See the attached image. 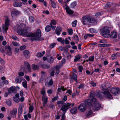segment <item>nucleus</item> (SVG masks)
<instances>
[{"label":"nucleus","mask_w":120,"mask_h":120,"mask_svg":"<svg viewBox=\"0 0 120 120\" xmlns=\"http://www.w3.org/2000/svg\"><path fill=\"white\" fill-rule=\"evenodd\" d=\"M17 29V33L19 35L27 37H30L31 39L33 41L41 40V31L39 29L37 30L36 32L28 33L27 32L25 25L23 23L20 24L18 27Z\"/></svg>","instance_id":"nucleus-1"},{"label":"nucleus","mask_w":120,"mask_h":120,"mask_svg":"<svg viewBox=\"0 0 120 120\" xmlns=\"http://www.w3.org/2000/svg\"><path fill=\"white\" fill-rule=\"evenodd\" d=\"M108 27L105 26H103L100 30L102 36L106 38H108L110 36V30Z\"/></svg>","instance_id":"nucleus-2"},{"label":"nucleus","mask_w":120,"mask_h":120,"mask_svg":"<svg viewBox=\"0 0 120 120\" xmlns=\"http://www.w3.org/2000/svg\"><path fill=\"white\" fill-rule=\"evenodd\" d=\"M93 100L94 101H93L92 104L91 106L92 109L95 111L99 110L101 107V104L96 99H94Z\"/></svg>","instance_id":"nucleus-3"},{"label":"nucleus","mask_w":120,"mask_h":120,"mask_svg":"<svg viewBox=\"0 0 120 120\" xmlns=\"http://www.w3.org/2000/svg\"><path fill=\"white\" fill-rule=\"evenodd\" d=\"M74 103L71 104L67 103L66 105H62L61 110L64 113H65L68 109L74 106Z\"/></svg>","instance_id":"nucleus-4"},{"label":"nucleus","mask_w":120,"mask_h":120,"mask_svg":"<svg viewBox=\"0 0 120 120\" xmlns=\"http://www.w3.org/2000/svg\"><path fill=\"white\" fill-rule=\"evenodd\" d=\"M90 17L88 16H83L81 19L82 22L84 25H88L89 24Z\"/></svg>","instance_id":"nucleus-5"},{"label":"nucleus","mask_w":120,"mask_h":120,"mask_svg":"<svg viewBox=\"0 0 120 120\" xmlns=\"http://www.w3.org/2000/svg\"><path fill=\"white\" fill-rule=\"evenodd\" d=\"M9 20L8 19H6L5 20V24H4L3 27V29L4 30L5 32H7V30L8 29L9 25Z\"/></svg>","instance_id":"nucleus-6"},{"label":"nucleus","mask_w":120,"mask_h":120,"mask_svg":"<svg viewBox=\"0 0 120 120\" xmlns=\"http://www.w3.org/2000/svg\"><path fill=\"white\" fill-rule=\"evenodd\" d=\"M120 91V89L118 87H113L110 90V92L115 95L118 94Z\"/></svg>","instance_id":"nucleus-7"},{"label":"nucleus","mask_w":120,"mask_h":120,"mask_svg":"<svg viewBox=\"0 0 120 120\" xmlns=\"http://www.w3.org/2000/svg\"><path fill=\"white\" fill-rule=\"evenodd\" d=\"M102 93L105 95L107 98L110 99H113L112 95L108 90H105Z\"/></svg>","instance_id":"nucleus-8"},{"label":"nucleus","mask_w":120,"mask_h":120,"mask_svg":"<svg viewBox=\"0 0 120 120\" xmlns=\"http://www.w3.org/2000/svg\"><path fill=\"white\" fill-rule=\"evenodd\" d=\"M78 109L81 112H83L86 109V105L85 104H82L78 106Z\"/></svg>","instance_id":"nucleus-9"},{"label":"nucleus","mask_w":120,"mask_h":120,"mask_svg":"<svg viewBox=\"0 0 120 120\" xmlns=\"http://www.w3.org/2000/svg\"><path fill=\"white\" fill-rule=\"evenodd\" d=\"M40 67L43 69H48L50 68L49 65L40 63L39 65Z\"/></svg>","instance_id":"nucleus-10"},{"label":"nucleus","mask_w":120,"mask_h":120,"mask_svg":"<svg viewBox=\"0 0 120 120\" xmlns=\"http://www.w3.org/2000/svg\"><path fill=\"white\" fill-rule=\"evenodd\" d=\"M62 30V28L59 26H57L56 28L55 32L57 35H59L60 34V32Z\"/></svg>","instance_id":"nucleus-11"},{"label":"nucleus","mask_w":120,"mask_h":120,"mask_svg":"<svg viewBox=\"0 0 120 120\" xmlns=\"http://www.w3.org/2000/svg\"><path fill=\"white\" fill-rule=\"evenodd\" d=\"M93 99L92 100H91L90 99H88L86 100L85 101V105H88L89 106H92V102L93 101H94L93 100Z\"/></svg>","instance_id":"nucleus-12"},{"label":"nucleus","mask_w":120,"mask_h":120,"mask_svg":"<svg viewBox=\"0 0 120 120\" xmlns=\"http://www.w3.org/2000/svg\"><path fill=\"white\" fill-rule=\"evenodd\" d=\"M17 109L16 108H14L13 110L10 112V114L12 116L15 117L17 113Z\"/></svg>","instance_id":"nucleus-13"},{"label":"nucleus","mask_w":120,"mask_h":120,"mask_svg":"<svg viewBox=\"0 0 120 120\" xmlns=\"http://www.w3.org/2000/svg\"><path fill=\"white\" fill-rule=\"evenodd\" d=\"M19 95L18 94H16L15 96L13 97V100L15 102L18 103L19 101Z\"/></svg>","instance_id":"nucleus-14"},{"label":"nucleus","mask_w":120,"mask_h":120,"mask_svg":"<svg viewBox=\"0 0 120 120\" xmlns=\"http://www.w3.org/2000/svg\"><path fill=\"white\" fill-rule=\"evenodd\" d=\"M23 53L24 56L26 58L28 59L30 56V54L29 52L26 50L24 51Z\"/></svg>","instance_id":"nucleus-15"},{"label":"nucleus","mask_w":120,"mask_h":120,"mask_svg":"<svg viewBox=\"0 0 120 120\" xmlns=\"http://www.w3.org/2000/svg\"><path fill=\"white\" fill-rule=\"evenodd\" d=\"M22 77L19 76H17L15 79V82L16 83H20L22 80Z\"/></svg>","instance_id":"nucleus-16"},{"label":"nucleus","mask_w":120,"mask_h":120,"mask_svg":"<svg viewBox=\"0 0 120 120\" xmlns=\"http://www.w3.org/2000/svg\"><path fill=\"white\" fill-rule=\"evenodd\" d=\"M82 58L81 55L78 54L75 56V59L74 60V62H76L78 61H79V59Z\"/></svg>","instance_id":"nucleus-17"},{"label":"nucleus","mask_w":120,"mask_h":120,"mask_svg":"<svg viewBox=\"0 0 120 120\" xmlns=\"http://www.w3.org/2000/svg\"><path fill=\"white\" fill-rule=\"evenodd\" d=\"M45 85L48 87H49L50 86L52 85L53 83V81L52 79L50 80L48 82L46 80L45 81Z\"/></svg>","instance_id":"nucleus-18"},{"label":"nucleus","mask_w":120,"mask_h":120,"mask_svg":"<svg viewBox=\"0 0 120 120\" xmlns=\"http://www.w3.org/2000/svg\"><path fill=\"white\" fill-rule=\"evenodd\" d=\"M20 13V12L19 11H13L12 12L11 14L12 17H13L15 15L16 16H18Z\"/></svg>","instance_id":"nucleus-19"},{"label":"nucleus","mask_w":120,"mask_h":120,"mask_svg":"<svg viewBox=\"0 0 120 120\" xmlns=\"http://www.w3.org/2000/svg\"><path fill=\"white\" fill-rule=\"evenodd\" d=\"M8 91L11 93H16V90L15 87V86L11 87L9 89Z\"/></svg>","instance_id":"nucleus-20"},{"label":"nucleus","mask_w":120,"mask_h":120,"mask_svg":"<svg viewBox=\"0 0 120 120\" xmlns=\"http://www.w3.org/2000/svg\"><path fill=\"white\" fill-rule=\"evenodd\" d=\"M42 101H44L43 103V105L45 106V105L46 104L47 102L48 99V98L45 95H42Z\"/></svg>","instance_id":"nucleus-21"},{"label":"nucleus","mask_w":120,"mask_h":120,"mask_svg":"<svg viewBox=\"0 0 120 120\" xmlns=\"http://www.w3.org/2000/svg\"><path fill=\"white\" fill-rule=\"evenodd\" d=\"M120 54L119 53L117 52L114 53L111 56V57L112 60H114L120 56Z\"/></svg>","instance_id":"nucleus-22"},{"label":"nucleus","mask_w":120,"mask_h":120,"mask_svg":"<svg viewBox=\"0 0 120 120\" xmlns=\"http://www.w3.org/2000/svg\"><path fill=\"white\" fill-rule=\"evenodd\" d=\"M65 9L67 13L70 14H71L73 13V11L70 9L69 8L66 6L65 8Z\"/></svg>","instance_id":"nucleus-23"},{"label":"nucleus","mask_w":120,"mask_h":120,"mask_svg":"<svg viewBox=\"0 0 120 120\" xmlns=\"http://www.w3.org/2000/svg\"><path fill=\"white\" fill-rule=\"evenodd\" d=\"M41 78L42 79H44L46 77L47 75V73L46 72L43 71H41Z\"/></svg>","instance_id":"nucleus-24"},{"label":"nucleus","mask_w":120,"mask_h":120,"mask_svg":"<svg viewBox=\"0 0 120 120\" xmlns=\"http://www.w3.org/2000/svg\"><path fill=\"white\" fill-rule=\"evenodd\" d=\"M13 5L15 7H19L22 5V4L21 2H15L13 4Z\"/></svg>","instance_id":"nucleus-25"},{"label":"nucleus","mask_w":120,"mask_h":120,"mask_svg":"<svg viewBox=\"0 0 120 120\" xmlns=\"http://www.w3.org/2000/svg\"><path fill=\"white\" fill-rule=\"evenodd\" d=\"M86 116H93V112L90 109L87 111L86 113Z\"/></svg>","instance_id":"nucleus-26"},{"label":"nucleus","mask_w":120,"mask_h":120,"mask_svg":"<svg viewBox=\"0 0 120 120\" xmlns=\"http://www.w3.org/2000/svg\"><path fill=\"white\" fill-rule=\"evenodd\" d=\"M54 61V59L52 57H48L47 58V61L50 64L52 63Z\"/></svg>","instance_id":"nucleus-27"},{"label":"nucleus","mask_w":120,"mask_h":120,"mask_svg":"<svg viewBox=\"0 0 120 120\" xmlns=\"http://www.w3.org/2000/svg\"><path fill=\"white\" fill-rule=\"evenodd\" d=\"M77 110L76 107H74L71 110L70 112L72 114H75L77 112Z\"/></svg>","instance_id":"nucleus-28"},{"label":"nucleus","mask_w":120,"mask_h":120,"mask_svg":"<svg viewBox=\"0 0 120 120\" xmlns=\"http://www.w3.org/2000/svg\"><path fill=\"white\" fill-rule=\"evenodd\" d=\"M94 91L91 92L90 94V99L91 100H92L93 99H96L94 97Z\"/></svg>","instance_id":"nucleus-29"},{"label":"nucleus","mask_w":120,"mask_h":120,"mask_svg":"<svg viewBox=\"0 0 120 120\" xmlns=\"http://www.w3.org/2000/svg\"><path fill=\"white\" fill-rule=\"evenodd\" d=\"M32 68L34 70H38L39 69L38 66L33 64L32 65Z\"/></svg>","instance_id":"nucleus-30"},{"label":"nucleus","mask_w":120,"mask_h":120,"mask_svg":"<svg viewBox=\"0 0 120 120\" xmlns=\"http://www.w3.org/2000/svg\"><path fill=\"white\" fill-rule=\"evenodd\" d=\"M45 53V51H43L42 53L41 52H38L36 56L38 57H40L43 56Z\"/></svg>","instance_id":"nucleus-31"},{"label":"nucleus","mask_w":120,"mask_h":120,"mask_svg":"<svg viewBox=\"0 0 120 120\" xmlns=\"http://www.w3.org/2000/svg\"><path fill=\"white\" fill-rule=\"evenodd\" d=\"M24 105L23 104H21L19 106V108L18 109L19 112L21 113L22 110L23 108Z\"/></svg>","instance_id":"nucleus-32"},{"label":"nucleus","mask_w":120,"mask_h":120,"mask_svg":"<svg viewBox=\"0 0 120 120\" xmlns=\"http://www.w3.org/2000/svg\"><path fill=\"white\" fill-rule=\"evenodd\" d=\"M51 29V27L49 25L47 26L45 28V31L48 32L50 31Z\"/></svg>","instance_id":"nucleus-33"},{"label":"nucleus","mask_w":120,"mask_h":120,"mask_svg":"<svg viewBox=\"0 0 120 120\" xmlns=\"http://www.w3.org/2000/svg\"><path fill=\"white\" fill-rule=\"evenodd\" d=\"M63 54H66L67 55V58L68 60L70 59L71 57V55L69 54V53L67 52H64L63 53Z\"/></svg>","instance_id":"nucleus-34"},{"label":"nucleus","mask_w":120,"mask_h":120,"mask_svg":"<svg viewBox=\"0 0 120 120\" xmlns=\"http://www.w3.org/2000/svg\"><path fill=\"white\" fill-rule=\"evenodd\" d=\"M117 34L115 32H112L111 33V37L113 38H116L117 36Z\"/></svg>","instance_id":"nucleus-35"},{"label":"nucleus","mask_w":120,"mask_h":120,"mask_svg":"<svg viewBox=\"0 0 120 120\" xmlns=\"http://www.w3.org/2000/svg\"><path fill=\"white\" fill-rule=\"evenodd\" d=\"M112 5V4L111 2H109L106 4L107 6L104 8L105 9L109 8Z\"/></svg>","instance_id":"nucleus-36"},{"label":"nucleus","mask_w":120,"mask_h":120,"mask_svg":"<svg viewBox=\"0 0 120 120\" xmlns=\"http://www.w3.org/2000/svg\"><path fill=\"white\" fill-rule=\"evenodd\" d=\"M50 70L51 71L50 73V75L51 76H53L54 75L55 71L54 68H52L50 69Z\"/></svg>","instance_id":"nucleus-37"},{"label":"nucleus","mask_w":120,"mask_h":120,"mask_svg":"<svg viewBox=\"0 0 120 120\" xmlns=\"http://www.w3.org/2000/svg\"><path fill=\"white\" fill-rule=\"evenodd\" d=\"M41 90H42L40 91L41 94L42 95H45V87H43Z\"/></svg>","instance_id":"nucleus-38"},{"label":"nucleus","mask_w":120,"mask_h":120,"mask_svg":"<svg viewBox=\"0 0 120 120\" xmlns=\"http://www.w3.org/2000/svg\"><path fill=\"white\" fill-rule=\"evenodd\" d=\"M51 2L52 7L54 8H55L56 7V5L54 2L52 0H50Z\"/></svg>","instance_id":"nucleus-39"},{"label":"nucleus","mask_w":120,"mask_h":120,"mask_svg":"<svg viewBox=\"0 0 120 120\" xmlns=\"http://www.w3.org/2000/svg\"><path fill=\"white\" fill-rule=\"evenodd\" d=\"M22 86L26 88H27V82L26 81H25L24 82H22Z\"/></svg>","instance_id":"nucleus-40"},{"label":"nucleus","mask_w":120,"mask_h":120,"mask_svg":"<svg viewBox=\"0 0 120 120\" xmlns=\"http://www.w3.org/2000/svg\"><path fill=\"white\" fill-rule=\"evenodd\" d=\"M76 3L75 2H74L71 4L70 7L71 8H73L76 6Z\"/></svg>","instance_id":"nucleus-41"},{"label":"nucleus","mask_w":120,"mask_h":120,"mask_svg":"<svg viewBox=\"0 0 120 120\" xmlns=\"http://www.w3.org/2000/svg\"><path fill=\"white\" fill-rule=\"evenodd\" d=\"M95 19L93 18H91L90 17V19H89V24L90 23H93L95 22Z\"/></svg>","instance_id":"nucleus-42"},{"label":"nucleus","mask_w":120,"mask_h":120,"mask_svg":"<svg viewBox=\"0 0 120 120\" xmlns=\"http://www.w3.org/2000/svg\"><path fill=\"white\" fill-rule=\"evenodd\" d=\"M72 78L76 81L77 80V77L76 75L75 74H73L72 76Z\"/></svg>","instance_id":"nucleus-43"},{"label":"nucleus","mask_w":120,"mask_h":120,"mask_svg":"<svg viewBox=\"0 0 120 120\" xmlns=\"http://www.w3.org/2000/svg\"><path fill=\"white\" fill-rule=\"evenodd\" d=\"M94 57L93 56H90L88 58L89 61H92L94 60Z\"/></svg>","instance_id":"nucleus-44"},{"label":"nucleus","mask_w":120,"mask_h":120,"mask_svg":"<svg viewBox=\"0 0 120 120\" xmlns=\"http://www.w3.org/2000/svg\"><path fill=\"white\" fill-rule=\"evenodd\" d=\"M77 21L75 20L72 23V25L73 27H75L76 26Z\"/></svg>","instance_id":"nucleus-45"},{"label":"nucleus","mask_w":120,"mask_h":120,"mask_svg":"<svg viewBox=\"0 0 120 120\" xmlns=\"http://www.w3.org/2000/svg\"><path fill=\"white\" fill-rule=\"evenodd\" d=\"M57 40L58 42H61V43H64V39L62 40V38L61 37L58 38Z\"/></svg>","instance_id":"nucleus-46"},{"label":"nucleus","mask_w":120,"mask_h":120,"mask_svg":"<svg viewBox=\"0 0 120 120\" xmlns=\"http://www.w3.org/2000/svg\"><path fill=\"white\" fill-rule=\"evenodd\" d=\"M29 20L31 22H34V18L32 16H30L29 17Z\"/></svg>","instance_id":"nucleus-47"},{"label":"nucleus","mask_w":120,"mask_h":120,"mask_svg":"<svg viewBox=\"0 0 120 120\" xmlns=\"http://www.w3.org/2000/svg\"><path fill=\"white\" fill-rule=\"evenodd\" d=\"M5 49L7 51L11 49V48L9 45H7L5 46Z\"/></svg>","instance_id":"nucleus-48"},{"label":"nucleus","mask_w":120,"mask_h":120,"mask_svg":"<svg viewBox=\"0 0 120 120\" xmlns=\"http://www.w3.org/2000/svg\"><path fill=\"white\" fill-rule=\"evenodd\" d=\"M68 32L70 35H71L73 33L72 29H68Z\"/></svg>","instance_id":"nucleus-49"},{"label":"nucleus","mask_w":120,"mask_h":120,"mask_svg":"<svg viewBox=\"0 0 120 120\" xmlns=\"http://www.w3.org/2000/svg\"><path fill=\"white\" fill-rule=\"evenodd\" d=\"M18 75H19L18 76L22 77V76H23L24 75V73L22 71H20L19 72Z\"/></svg>","instance_id":"nucleus-50"},{"label":"nucleus","mask_w":120,"mask_h":120,"mask_svg":"<svg viewBox=\"0 0 120 120\" xmlns=\"http://www.w3.org/2000/svg\"><path fill=\"white\" fill-rule=\"evenodd\" d=\"M103 13L102 12H98L96 13L95 15V16H100L102 14H103Z\"/></svg>","instance_id":"nucleus-51"},{"label":"nucleus","mask_w":120,"mask_h":120,"mask_svg":"<svg viewBox=\"0 0 120 120\" xmlns=\"http://www.w3.org/2000/svg\"><path fill=\"white\" fill-rule=\"evenodd\" d=\"M61 90L63 91H65V89L63 87H61L59 88L58 89V90L59 92H60Z\"/></svg>","instance_id":"nucleus-52"},{"label":"nucleus","mask_w":120,"mask_h":120,"mask_svg":"<svg viewBox=\"0 0 120 120\" xmlns=\"http://www.w3.org/2000/svg\"><path fill=\"white\" fill-rule=\"evenodd\" d=\"M34 109V107L32 105H30L29 107V111L30 112H32Z\"/></svg>","instance_id":"nucleus-53"},{"label":"nucleus","mask_w":120,"mask_h":120,"mask_svg":"<svg viewBox=\"0 0 120 120\" xmlns=\"http://www.w3.org/2000/svg\"><path fill=\"white\" fill-rule=\"evenodd\" d=\"M56 45V44L55 43H53L51 44L49 46L50 48L52 49Z\"/></svg>","instance_id":"nucleus-54"},{"label":"nucleus","mask_w":120,"mask_h":120,"mask_svg":"<svg viewBox=\"0 0 120 120\" xmlns=\"http://www.w3.org/2000/svg\"><path fill=\"white\" fill-rule=\"evenodd\" d=\"M26 48V46L25 45H23L21 46L20 47V50H23Z\"/></svg>","instance_id":"nucleus-55"},{"label":"nucleus","mask_w":120,"mask_h":120,"mask_svg":"<svg viewBox=\"0 0 120 120\" xmlns=\"http://www.w3.org/2000/svg\"><path fill=\"white\" fill-rule=\"evenodd\" d=\"M51 23H50L53 25H55L56 24V21L54 20H52L51 21Z\"/></svg>","instance_id":"nucleus-56"},{"label":"nucleus","mask_w":120,"mask_h":120,"mask_svg":"<svg viewBox=\"0 0 120 120\" xmlns=\"http://www.w3.org/2000/svg\"><path fill=\"white\" fill-rule=\"evenodd\" d=\"M59 48L61 51H64L65 49V48L64 47L61 46L59 47Z\"/></svg>","instance_id":"nucleus-57"},{"label":"nucleus","mask_w":120,"mask_h":120,"mask_svg":"<svg viewBox=\"0 0 120 120\" xmlns=\"http://www.w3.org/2000/svg\"><path fill=\"white\" fill-rule=\"evenodd\" d=\"M64 101H59L57 102V104L59 105L60 104H63L64 103Z\"/></svg>","instance_id":"nucleus-58"},{"label":"nucleus","mask_w":120,"mask_h":120,"mask_svg":"<svg viewBox=\"0 0 120 120\" xmlns=\"http://www.w3.org/2000/svg\"><path fill=\"white\" fill-rule=\"evenodd\" d=\"M6 103L9 106H10L11 105V101L10 100L7 101Z\"/></svg>","instance_id":"nucleus-59"},{"label":"nucleus","mask_w":120,"mask_h":120,"mask_svg":"<svg viewBox=\"0 0 120 120\" xmlns=\"http://www.w3.org/2000/svg\"><path fill=\"white\" fill-rule=\"evenodd\" d=\"M61 66L59 65L56 66L55 67L56 70H57L58 71H59V69L61 68Z\"/></svg>","instance_id":"nucleus-60"},{"label":"nucleus","mask_w":120,"mask_h":120,"mask_svg":"<svg viewBox=\"0 0 120 120\" xmlns=\"http://www.w3.org/2000/svg\"><path fill=\"white\" fill-rule=\"evenodd\" d=\"M107 44H99L98 45V46L99 47H105L107 46Z\"/></svg>","instance_id":"nucleus-61"},{"label":"nucleus","mask_w":120,"mask_h":120,"mask_svg":"<svg viewBox=\"0 0 120 120\" xmlns=\"http://www.w3.org/2000/svg\"><path fill=\"white\" fill-rule=\"evenodd\" d=\"M90 84H91L93 86H96V84L95 83H94L93 81H91L90 82Z\"/></svg>","instance_id":"nucleus-62"},{"label":"nucleus","mask_w":120,"mask_h":120,"mask_svg":"<svg viewBox=\"0 0 120 120\" xmlns=\"http://www.w3.org/2000/svg\"><path fill=\"white\" fill-rule=\"evenodd\" d=\"M12 38L14 40H18V38L16 36H13L12 37Z\"/></svg>","instance_id":"nucleus-63"},{"label":"nucleus","mask_w":120,"mask_h":120,"mask_svg":"<svg viewBox=\"0 0 120 120\" xmlns=\"http://www.w3.org/2000/svg\"><path fill=\"white\" fill-rule=\"evenodd\" d=\"M12 43L14 46H19V44L18 43H17L15 42L14 41H13L12 42Z\"/></svg>","instance_id":"nucleus-64"}]
</instances>
